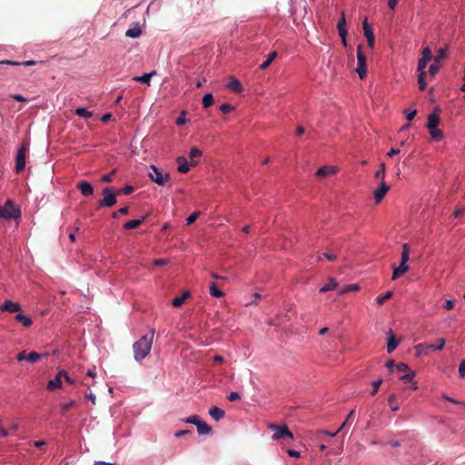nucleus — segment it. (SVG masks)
<instances>
[{"instance_id":"obj_1","label":"nucleus","mask_w":465,"mask_h":465,"mask_svg":"<svg viewBox=\"0 0 465 465\" xmlns=\"http://www.w3.org/2000/svg\"><path fill=\"white\" fill-rule=\"evenodd\" d=\"M153 336L154 330L152 329L149 334L142 336L137 341L134 343L133 349L135 361H141L150 353Z\"/></svg>"},{"instance_id":"obj_2","label":"nucleus","mask_w":465,"mask_h":465,"mask_svg":"<svg viewBox=\"0 0 465 465\" xmlns=\"http://www.w3.org/2000/svg\"><path fill=\"white\" fill-rule=\"evenodd\" d=\"M20 216V210L15 207L14 203L11 200H7L4 205L0 206V219H17Z\"/></svg>"},{"instance_id":"obj_3","label":"nucleus","mask_w":465,"mask_h":465,"mask_svg":"<svg viewBox=\"0 0 465 465\" xmlns=\"http://www.w3.org/2000/svg\"><path fill=\"white\" fill-rule=\"evenodd\" d=\"M269 429L274 430V434L272 435V440H284L286 439L293 440V434L291 432V430L285 424H271L269 426Z\"/></svg>"},{"instance_id":"obj_4","label":"nucleus","mask_w":465,"mask_h":465,"mask_svg":"<svg viewBox=\"0 0 465 465\" xmlns=\"http://www.w3.org/2000/svg\"><path fill=\"white\" fill-rule=\"evenodd\" d=\"M104 198L99 202V207H113L116 203V192L111 187L103 189Z\"/></svg>"},{"instance_id":"obj_5","label":"nucleus","mask_w":465,"mask_h":465,"mask_svg":"<svg viewBox=\"0 0 465 465\" xmlns=\"http://www.w3.org/2000/svg\"><path fill=\"white\" fill-rule=\"evenodd\" d=\"M28 149H29V144L25 142H24L20 145V147L17 151L16 158H15V172L16 173H20L25 169V155H26Z\"/></svg>"},{"instance_id":"obj_6","label":"nucleus","mask_w":465,"mask_h":465,"mask_svg":"<svg viewBox=\"0 0 465 465\" xmlns=\"http://www.w3.org/2000/svg\"><path fill=\"white\" fill-rule=\"evenodd\" d=\"M431 59H432V57H421L419 60V64H418V72H419L418 83H419L420 90H424L426 85H427V84L425 82L426 72L424 70H425L428 63Z\"/></svg>"},{"instance_id":"obj_7","label":"nucleus","mask_w":465,"mask_h":465,"mask_svg":"<svg viewBox=\"0 0 465 465\" xmlns=\"http://www.w3.org/2000/svg\"><path fill=\"white\" fill-rule=\"evenodd\" d=\"M152 172L148 173L150 179L159 185H163L167 181L171 179L169 173H163L156 166H150Z\"/></svg>"},{"instance_id":"obj_8","label":"nucleus","mask_w":465,"mask_h":465,"mask_svg":"<svg viewBox=\"0 0 465 465\" xmlns=\"http://www.w3.org/2000/svg\"><path fill=\"white\" fill-rule=\"evenodd\" d=\"M407 272V242L402 244L401 261L398 267H394L392 280H396Z\"/></svg>"},{"instance_id":"obj_9","label":"nucleus","mask_w":465,"mask_h":465,"mask_svg":"<svg viewBox=\"0 0 465 465\" xmlns=\"http://www.w3.org/2000/svg\"><path fill=\"white\" fill-rule=\"evenodd\" d=\"M357 60L358 66L356 68V72L358 73L361 79L366 77V57L362 54L361 46L359 45L357 48Z\"/></svg>"},{"instance_id":"obj_10","label":"nucleus","mask_w":465,"mask_h":465,"mask_svg":"<svg viewBox=\"0 0 465 465\" xmlns=\"http://www.w3.org/2000/svg\"><path fill=\"white\" fill-rule=\"evenodd\" d=\"M363 30H364V36L367 39L368 45L372 48L374 45V34L371 27V25L368 23V19L365 18L363 21Z\"/></svg>"},{"instance_id":"obj_11","label":"nucleus","mask_w":465,"mask_h":465,"mask_svg":"<svg viewBox=\"0 0 465 465\" xmlns=\"http://www.w3.org/2000/svg\"><path fill=\"white\" fill-rule=\"evenodd\" d=\"M337 28L339 35L341 36L343 45H346L347 28L345 15L343 13L341 14V17L338 21Z\"/></svg>"},{"instance_id":"obj_12","label":"nucleus","mask_w":465,"mask_h":465,"mask_svg":"<svg viewBox=\"0 0 465 465\" xmlns=\"http://www.w3.org/2000/svg\"><path fill=\"white\" fill-rule=\"evenodd\" d=\"M390 187L385 182H381L380 186L373 192V197L377 203H380L385 194L388 193Z\"/></svg>"},{"instance_id":"obj_13","label":"nucleus","mask_w":465,"mask_h":465,"mask_svg":"<svg viewBox=\"0 0 465 465\" xmlns=\"http://www.w3.org/2000/svg\"><path fill=\"white\" fill-rule=\"evenodd\" d=\"M84 196H90L94 193L93 185L87 181H81L76 186Z\"/></svg>"},{"instance_id":"obj_14","label":"nucleus","mask_w":465,"mask_h":465,"mask_svg":"<svg viewBox=\"0 0 465 465\" xmlns=\"http://www.w3.org/2000/svg\"><path fill=\"white\" fill-rule=\"evenodd\" d=\"M0 310L3 312H17L21 310V306L17 302L7 300L0 306Z\"/></svg>"},{"instance_id":"obj_15","label":"nucleus","mask_w":465,"mask_h":465,"mask_svg":"<svg viewBox=\"0 0 465 465\" xmlns=\"http://www.w3.org/2000/svg\"><path fill=\"white\" fill-rule=\"evenodd\" d=\"M63 374H64V371H59L56 374L54 379L50 380L48 381L47 389L49 391H54V390H55L57 388H60L62 386Z\"/></svg>"},{"instance_id":"obj_16","label":"nucleus","mask_w":465,"mask_h":465,"mask_svg":"<svg viewBox=\"0 0 465 465\" xmlns=\"http://www.w3.org/2000/svg\"><path fill=\"white\" fill-rule=\"evenodd\" d=\"M209 414L215 421L221 420L225 416L224 411L216 406H213L209 410Z\"/></svg>"},{"instance_id":"obj_17","label":"nucleus","mask_w":465,"mask_h":465,"mask_svg":"<svg viewBox=\"0 0 465 465\" xmlns=\"http://www.w3.org/2000/svg\"><path fill=\"white\" fill-rule=\"evenodd\" d=\"M178 165V172L181 173H186L189 172V164L187 159L184 156H178L176 159Z\"/></svg>"},{"instance_id":"obj_18","label":"nucleus","mask_w":465,"mask_h":465,"mask_svg":"<svg viewBox=\"0 0 465 465\" xmlns=\"http://www.w3.org/2000/svg\"><path fill=\"white\" fill-rule=\"evenodd\" d=\"M197 432L200 435H209L212 433L213 429L211 426H209L205 421L201 420L199 424L197 425Z\"/></svg>"},{"instance_id":"obj_19","label":"nucleus","mask_w":465,"mask_h":465,"mask_svg":"<svg viewBox=\"0 0 465 465\" xmlns=\"http://www.w3.org/2000/svg\"><path fill=\"white\" fill-rule=\"evenodd\" d=\"M227 88H229L230 90L235 92V93H241L242 91V85L241 84V82L236 79V78H233L232 77L231 78V81L227 84Z\"/></svg>"},{"instance_id":"obj_20","label":"nucleus","mask_w":465,"mask_h":465,"mask_svg":"<svg viewBox=\"0 0 465 465\" xmlns=\"http://www.w3.org/2000/svg\"><path fill=\"white\" fill-rule=\"evenodd\" d=\"M336 168L333 166H322L318 169L316 175L318 177H326L329 174L335 173Z\"/></svg>"},{"instance_id":"obj_21","label":"nucleus","mask_w":465,"mask_h":465,"mask_svg":"<svg viewBox=\"0 0 465 465\" xmlns=\"http://www.w3.org/2000/svg\"><path fill=\"white\" fill-rule=\"evenodd\" d=\"M190 292L186 291L184 292L181 296L175 297L172 301V304L174 307H180L182 306L184 302L190 297Z\"/></svg>"},{"instance_id":"obj_22","label":"nucleus","mask_w":465,"mask_h":465,"mask_svg":"<svg viewBox=\"0 0 465 465\" xmlns=\"http://www.w3.org/2000/svg\"><path fill=\"white\" fill-rule=\"evenodd\" d=\"M440 123V116L436 113H432L428 117V129L437 128Z\"/></svg>"},{"instance_id":"obj_23","label":"nucleus","mask_w":465,"mask_h":465,"mask_svg":"<svg viewBox=\"0 0 465 465\" xmlns=\"http://www.w3.org/2000/svg\"><path fill=\"white\" fill-rule=\"evenodd\" d=\"M202 154H203V152L200 149H198L197 147H193L190 150L189 157L191 159V165L192 166H194V165L197 164V162L195 161V158L201 157Z\"/></svg>"},{"instance_id":"obj_24","label":"nucleus","mask_w":465,"mask_h":465,"mask_svg":"<svg viewBox=\"0 0 465 465\" xmlns=\"http://www.w3.org/2000/svg\"><path fill=\"white\" fill-rule=\"evenodd\" d=\"M144 220H145V217H142L141 219H137V220H131V221L127 222L126 223H124V228L125 230L135 229L138 226H140L143 223Z\"/></svg>"},{"instance_id":"obj_25","label":"nucleus","mask_w":465,"mask_h":465,"mask_svg":"<svg viewBox=\"0 0 465 465\" xmlns=\"http://www.w3.org/2000/svg\"><path fill=\"white\" fill-rule=\"evenodd\" d=\"M277 55H278V53L276 51L271 52L267 55L266 60L260 65V68L262 70L268 68L271 65V64L272 63V61L277 57Z\"/></svg>"},{"instance_id":"obj_26","label":"nucleus","mask_w":465,"mask_h":465,"mask_svg":"<svg viewBox=\"0 0 465 465\" xmlns=\"http://www.w3.org/2000/svg\"><path fill=\"white\" fill-rule=\"evenodd\" d=\"M155 74H156V72L153 71L149 74H144L141 76H135V77H134V81L141 82V83H143V84H146L149 85L152 76L154 75Z\"/></svg>"},{"instance_id":"obj_27","label":"nucleus","mask_w":465,"mask_h":465,"mask_svg":"<svg viewBox=\"0 0 465 465\" xmlns=\"http://www.w3.org/2000/svg\"><path fill=\"white\" fill-rule=\"evenodd\" d=\"M397 345H398V340L396 339V337L393 334H391L388 339L387 351L389 353L392 352L396 349Z\"/></svg>"},{"instance_id":"obj_28","label":"nucleus","mask_w":465,"mask_h":465,"mask_svg":"<svg viewBox=\"0 0 465 465\" xmlns=\"http://www.w3.org/2000/svg\"><path fill=\"white\" fill-rule=\"evenodd\" d=\"M15 318L17 322H21L25 327H29L33 323L32 320L29 317L22 313L16 314Z\"/></svg>"},{"instance_id":"obj_29","label":"nucleus","mask_w":465,"mask_h":465,"mask_svg":"<svg viewBox=\"0 0 465 465\" xmlns=\"http://www.w3.org/2000/svg\"><path fill=\"white\" fill-rule=\"evenodd\" d=\"M446 56H447V49L440 47L437 51V54L433 57V61L440 64L441 61L444 60L446 58Z\"/></svg>"},{"instance_id":"obj_30","label":"nucleus","mask_w":465,"mask_h":465,"mask_svg":"<svg viewBox=\"0 0 465 465\" xmlns=\"http://www.w3.org/2000/svg\"><path fill=\"white\" fill-rule=\"evenodd\" d=\"M210 294L216 298H221L224 295L223 292H222L216 285L215 282H212L210 285Z\"/></svg>"},{"instance_id":"obj_31","label":"nucleus","mask_w":465,"mask_h":465,"mask_svg":"<svg viewBox=\"0 0 465 465\" xmlns=\"http://www.w3.org/2000/svg\"><path fill=\"white\" fill-rule=\"evenodd\" d=\"M45 356H46V354H41V353H38L35 351H32L27 355L26 361H28L30 363H35L40 359H42L43 357H45Z\"/></svg>"},{"instance_id":"obj_32","label":"nucleus","mask_w":465,"mask_h":465,"mask_svg":"<svg viewBox=\"0 0 465 465\" xmlns=\"http://www.w3.org/2000/svg\"><path fill=\"white\" fill-rule=\"evenodd\" d=\"M336 287H337V282L334 279L331 278L329 280V282L320 289V292H326L334 290Z\"/></svg>"},{"instance_id":"obj_33","label":"nucleus","mask_w":465,"mask_h":465,"mask_svg":"<svg viewBox=\"0 0 465 465\" xmlns=\"http://www.w3.org/2000/svg\"><path fill=\"white\" fill-rule=\"evenodd\" d=\"M142 35L140 27L130 28L125 32V35L131 38H137Z\"/></svg>"},{"instance_id":"obj_34","label":"nucleus","mask_w":465,"mask_h":465,"mask_svg":"<svg viewBox=\"0 0 465 465\" xmlns=\"http://www.w3.org/2000/svg\"><path fill=\"white\" fill-rule=\"evenodd\" d=\"M13 64V65L31 66V65H35L36 64V62L34 61V60H27V61H25L23 63L12 62V61H2V62H0V64Z\"/></svg>"},{"instance_id":"obj_35","label":"nucleus","mask_w":465,"mask_h":465,"mask_svg":"<svg viewBox=\"0 0 465 465\" xmlns=\"http://www.w3.org/2000/svg\"><path fill=\"white\" fill-rule=\"evenodd\" d=\"M214 103L213 97L212 94H206L203 97V108H208L212 106Z\"/></svg>"},{"instance_id":"obj_36","label":"nucleus","mask_w":465,"mask_h":465,"mask_svg":"<svg viewBox=\"0 0 465 465\" xmlns=\"http://www.w3.org/2000/svg\"><path fill=\"white\" fill-rule=\"evenodd\" d=\"M430 134L433 140L440 141L443 137L442 132L438 128L429 129Z\"/></svg>"},{"instance_id":"obj_37","label":"nucleus","mask_w":465,"mask_h":465,"mask_svg":"<svg viewBox=\"0 0 465 465\" xmlns=\"http://www.w3.org/2000/svg\"><path fill=\"white\" fill-rule=\"evenodd\" d=\"M392 295H393V292L391 291H389V292H385L383 295L377 297L376 298V302L379 305H382L385 302V301H387L390 298H391Z\"/></svg>"},{"instance_id":"obj_38","label":"nucleus","mask_w":465,"mask_h":465,"mask_svg":"<svg viewBox=\"0 0 465 465\" xmlns=\"http://www.w3.org/2000/svg\"><path fill=\"white\" fill-rule=\"evenodd\" d=\"M75 114L78 116L85 118V119L92 117V115H93V114L91 112L87 111V109L83 108V107L77 108L75 110Z\"/></svg>"},{"instance_id":"obj_39","label":"nucleus","mask_w":465,"mask_h":465,"mask_svg":"<svg viewBox=\"0 0 465 465\" xmlns=\"http://www.w3.org/2000/svg\"><path fill=\"white\" fill-rule=\"evenodd\" d=\"M353 415H354V410H351L350 411V413L348 414L346 420L339 427L338 431L342 430L346 427L347 424H349V423L351 424L352 422Z\"/></svg>"},{"instance_id":"obj_40","label":"nucleus","mask_w":465,"mask_h":465,"mask_svg":"<svg viewBox=\"0 0 465 465\" xmlns=\"http://www.w3.org/2000/svg\"><path fill=\"white\" fill-rule=\"evenodd\" d=\"M414 376H415V371H411L409 368V383H411V386L409 385V390L411 389L412 391H416L418 389L417 382L412 381Z\"/></svg>"},{"instance_id":"obj_41","label":"nucleus","mask_w":465,"mask_h":465,"mask_svg":"<svg viewBox=\"0 0 465 465\" xmlns=\"http://www.w3.org/2000/svg\"><path fill=\"white\" fill-rule=\"evenodd\" d=\"M415 351L417 357L421 356L423 354L426 355L429 353V351L425 349V343H420L417 346H415Z\"/></svg>"},{"instance_id":"obj_42","label":"nucleus","mask_w":465,"mask_h":465,"mask_svg":"<svg viewBox=\"0 0 465 465\" xmlns=\"http://www.w3.org/2000/svg\"><path fill=\"white\" fill-rule=\"evenodd\" d=\"M358 290H359L358 284H347L340 291V294H343V293H346L349 292H354V291H358Z\"/></svg>"},{"instance_id":"obj_43","label":"nucleus","mask_w":465,"mask_h":465,"mask_svg":"<svg viewBox=\"0 0 465 465\" xmlns=\"http://www.w3.org/2000/svg\"><path fill=\"white\" fill-rule=\"evenodd\" d=\"M440 67V64L433 61V64L429 68L430 77H434L438 74Z\"/></svg>"},{"instance_id":"obj_44","label":"nucleus","mask_w":465,"mask_h":465,"mask_svg":"<svg viewBox=\"0 0 465 465\" xmlns=\"http://www.w3.org/2000/svg\"><path fill=\"white\" fill-rule=\"evenodd\" d=\"M220 110L223 114H230L232 113L233 110H234V106H232V104H223L221 106H220Z\"/></svg>"},{"instance_id":"obj_45","label":"nucleus","mask_w":465,"mask_h":465,"mask_svg":"<svg viewBox=\"0 0 465 465\" xmlns=\"http://www.w3.org/2000/svg\"><path fill=\"white\" fill-rule=\"evenodd\" d=\"M201 420H202L198 415H192V416L188 417L186 420H184V421L186 423L194 424L196 427Z\"/></svg>"},{"instance_id":"obj_46","label":"nucleus","mask_w":465,"mask_h":465,"mask_svg":"<svg viewBox=\"0 0 465 465\" xmlns=\"http://www.w3.org/2000/svg\"><path fill=\"white\" fill-rule=\"evenodd\" d=\"M133 192H134V187L133 186L125 185L124 188H122L121 190L117 191L116 193H117V195H120V194L128 195V194H131Z\"/></svg>"},{"instance_id":"obj_47","label":"nucleus","mask_w":465,"mask_h":465,"mask_svg":"<svg viewBox=\"0 0 465 465\" xmlns=\"http://www.w3.org/2000/svg\"><path fill=\"white\" fill-rule=\"evenodd\" d=\"M199 215H200V212H194L190 216H188L186 219L187 225L193 224L196 221V219L199 217Z\"/></svg>"},{"instance_id":"obj_48","label":"nucleus","mask_w":465,"mask_h":465,"mask_svg":"<svg viewBox=\"0 0 465 465\" xmlns=\"http://www.w3.org/2000/svg\"><path fill=\"white\" fill-rule=\"evenodd\" d=\"M75 405V401H70L67 403H64L61 406L62 413L64 414L70 408H73Z\"/></svg>"},{"instance_id":"obj_49","label":"nucleus","mask_w":465,"mask_h":465,"mask_svg":"<svg viewBox=\"0 0 465 465\" xmlns=\"http://www.w3.org/2000/svg\"><path fill=\"white\" fill-rule=\"evenodd\" d=\"M128 211V207L120 208L117 212L113 213L112 217L116 219L118 218L119 214H127Z\"/></svg>"},{"instance_id":"obj_50","label":"nucleus","mask_w":465,"mask_h":465,"mask_svg":"<svg viewBox=\"0 0 465 465\" xmlns=\"http://www.w3.org/2000/svg\"><path fill=\"white\" fill-rule=\"evenodd\" d=\"M381 383H382V380L381 379H379V380L374 381L372 382L373 390H372V391L371 393L372 396H374L377 393L378 389H379V387L381 386Z\"/></svg>"},{"instance_id":"obj_51","label":"nucleus","mask_w":465,"mask_h":465,"mask_svg":"<svg viewBox=\"0 0 465 465\" xmlns=\"http://www.w3.org/2000/svg\"><path fill=\"white\" fill-rule=\"evenodd\" d=\"M396 400V396L395 395H391L390 398H389V404H390V407L392 411H397L398 410V406L396 405V403H394Z\"/></svg>"},{"instance_id":"obj_52","label":"nucleus","mask_w":465,"mask_h":465,"mask_svg":"<svg viewBox=\"0 0 465 465\" xmlns=\"http://www.w3.org/2000/svg\"><path fill=\"white\" fill-rule=\"evenodd\" d=\"M241 398V395L239 394V392L237 391H232L231 392L227 399L230 401H237Z\"/></svg>"},{"instance_id":"obj_53","label":"nucleus","mask_w":465,"mask_h":465,"mask_svg":"<svg viewBox=\"0 0 465 465\" xmlns=\"http://www.w3.org/2000/svg\"><path fill=\"white\" fill-rule=\"evenodd\" d=\"M374 177L377 179V180H381V182H384V178H385V172L383 170H378L375 174H374Z\"/></svg>"},{"instance_id":"obj_54","label":"nucleus","mask_w":465,"mask_h":465,"mask_svg":"<svg viewBox=\"0 0 465 465\" xmlns=\"http://www.w3.org/2000/svg\"><path fill=\"white\" fill-rule=\"evenodd\" d=\"M169 263V260L167 259H155L153 261V264L155 266H163Z\"/></svg>"},{"instance_id":"obj_55","label":"nucleus","mask_w":465,"mask_h":465,"mask_svg":"<svg viewBox=\"0 0 465 465\" xmlns=\"http://www.w3.org/2000/svg\"><path fill=\"white\" fill-rule=\"evenodd\" d=\"M459 374L461 378L465 377V360H462L459 366Z\"/></svg>"},{"instance_id":"obj_56","label":"nucleus","mask_w":465,"mask_h":465,"mask_svg":"<svg viewBox=\"0 0 465 465\" xmlns=\"http://www.w3.org/2000/svg\"><path fill=\"white\" fill-rule=\"evenodd\" d=\"M397 371L399 372H401V371H407V364L406 363H399V364H396L395 365V369H394V371Z\"/></svg>"},{"instance_id":"obj_57","label":"nucleus","mask_w":465,"mask_h":465,"mask_svg":"<svg viewBox=\"0 0 465 465\" xmlns=\"http://www.w3.org/2000/svg\"><path fill=\"white\" fill-rule=\"evenodd\" d=\"M115 171H113L112 173H107V174H104L103 177H102V181L104 183H111L112 182V179H113V175Z\"/></svg>"},{"instance_id":"obj_58","label":"nucleus","mask_w":465,"mask_h":465,"mask_svg":"<svg viewBox=\"0 0 465 465\" xmlns=\"http://www.w3.org/2000/svg\"><path fill=\"white\" fill-rule=\"evenodd\" d=\"M252 296H253L254 300H252V301H251L250 302H248V303L246 304V306H248V305H252V304H254V305L258 304V300H260V299H261V294H260V293H258V292H255V293H253V294H252Z\"/></svg>"},{"instance_id":"obj_59","label":"nucleus","mask_w":465,"mask_h":465,"mask_svg":"<svg viewBox=\"0 0 465 465\" xmlns=\"http://www.w3.org/2000/svg\"><path fill=\"white\" fill-rule=\"evenodd\" d=\"M445 345V340L443 338H439L437 340V344L435 345L437 350H442Z\"/></svg>"},{"instance_id":"obj_60","label":"nucleus","mask_w":465,"mask_h":465,"mask_svg":"<svg viewBox=\"0 0 465 465\" xmlns=\"http://www.w3.org/2000/svg\"><path fill=\"white\" fill-rule=\"evenodd\" d=\"M11 98L17 101V102H27V99L22 96L21 94H12Z\"/></svg>"},{"instance_id":"obj_61","label":"nucleus","mask_w":465,"mask_h":465,"mask_svg":"<svg viewBox=\"0 0 465 465\" xmlns=\"http://www.w3.org/2000/svg\"><path fill=\"white\" fill-rule=\"evenodd\" d=\"M395 365H396V364L394 363V361H392V360H390V361H388L386 362V367L390 370V371H391V373H393V372H394Z\"/></svg>"},{"instance_id":"obj_62","label":"nucleus","mask_w":465,"mask_h":465,"mask_svg":"<svg viewBox=\"0 0 465 465\" xmlns=\"http://www.w3.org/2000/svg\"><path fill=\"white\" fill-rule=\"evenodd\" d=\"M189 433H191V430H179V431H176V432L174 433V436H175L176 438H181V437H183V436H184V435H186V434H189Z\"/></svg>"},{"instance_id":"obj_63","label":"nucleus","mask_w":465,"mask_h":465,"mask_svg":"<svg viewBox=\"0 0 465 465\" xmlns=\"http://www.w3.org/2000/svg\"><path fill=\"white\" fill-rule=\"evenodd\" d=\"M399 0H388V6L390 9L394 10L398 5Z\"/></svg>"},{"instance_id":"obj_64","label":"nucleus","mask_w":465,"mask_h":465,"mask_svg":"<svg viewBox=\"0 0 465 465\" xmlns=\"http://www.w3.org/2000/svg\"><path fill=\"white\" fill-rule=\"evenodd\" d=\"M26 357H27V355L25 353V351H23L17 354L16 359H17V361H21L26 360Z\"/></svg>"}]
</instances>
